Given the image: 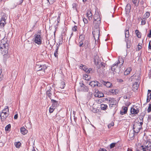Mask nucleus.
Returning a JSON list of instances; mask_svg holds the SVG:
<instances>
[{
  "label": "nucleus",
  "instance_id": "12",
  "mask_svg": "<svg viewBox=\"0 0 151 151\" xmlns=\"http://www.w3.org/2000/svg\"><path fill=\"white\" fill-rule=\"evenodd\" d=\"M139 2H140L139 4L142 6V8L143 9L147 6V5L144 0H140Z\"/></svg>",
  "mask_w": 151,
  "mask_h": 151
},
{
  "label": "nucleus",
  "instance_id": "30",
  "mask_svg": "<svg viewBox=\"0 0 151 151\" xmlns=\"http://www.w3.org/2000/svg\"><path fill=\"white\" fill-rule=\"evenodd\" d=\"M105 65H106L105 64V63L102 62L100 64L99 66H98V68H102L103 69V71H104V68L105 67Z\"/></svg>",
  "mask_w": 151,
  "mask_h": 151
},
{
  "label": "nucleus",
  "instance_id": "34",
  "mask_svg": "<svg viewBox=\"0 0 151 151\" xmlns=\"http://www.w3.org/2000/svg\"><path fill=\"white\" fill-rule=\"evenodd\" d=\"M59 87L61 88H63L65 86V84L64 82L62 81L59 84Z\"/></svg>",
  "mask_w": 151,
  "mask_h": 151
},
{
  "label": "nucleus",
  "instance_id": "51",
  "mask_svg": "<svg viewBox=\"0 0 151 151\" xmlns=\"http://www.w3.org/2000/svg\"><path fill=\"white\" fill-rule=\"evenodd\" d=\"M83 20L85 24H87L88 23V21L85 18H83Z\"/></svg>",
  "mask_w": 151,
  "mask_h": 151
},
{
  "label": "nucleus",
  "instance_id": "40",
  "mask_svg": "<svg viewBox=\"0 0 151 151\" xmlns=\"http://www.w3.org/2000/svg\"><path fill=\"white\" fill-rule=\"evenodd\" d=\"M11 125L10 124L7 125L5 127V129L6 131L10 130L11 129Z\"/></svg>",
  "mask_w": 151,
  "mask_h": 151
},
{
  "label": "nucleus",
  "instance_id": "41",
  "mask_svg": "<svg viewBox=\"0 0 151 151\" xmlns=\"http://www.w3.org/2000/svg\"><path fill=\"white\" fill-rule=\"evenodd\" d=\"M79 68L80 69H82L84 71H85V69H86L87 68L86 66L83 65L82 64H81V65L79 66Z\"/></svg>",
  "mask_w": 151,
  "mask_h": 151
},
{
  "label": "nucleus",
  "instance_id": "56",
  "mask_svg": "<svg viewBox=\"0 0 151 151\" xmlns=\"http://www.w3.org/2000/svg\"><path fill=\"white\" fill-rule=\"evenodd\" d=\"M84 71L87 73H89L90 72L89 70L87 68Z\"/></svg>",
  "mask_w": 151,
  "mask_h": 151
},
{
  "label": "nucleus",
  "instance_id": "47",
  "mask_svg": "<svg viewBox=\"0 0 151 151\" xmlns=\"http://www.w3.org/2000/svg\"><path fill=\"white\" fill-rule=\"evenodd\" d=\"M147 112L149 113L151 111V104H149V106L147 109Z\"/></svg>",
  "mask_w": 151,
  "mask_h": 151
},
{
  "label": "nucleus",
  "instance_id": "2",
  "mask_svg": "<svg viewBox=\"0 0 151 151\" xmlns=\"http://www.w3.org/2000/svg\"><path fill=\"white\" fill-rule=\"evenodd\" d=\"M142 122H135L133 125V129L134 132L135 133H138L141 129Z\"/></svg>",
  "mask_w": 151,
  "mask_h": 151
},
{
  "label": "nucleus",
  "instance_id": "27",
  "mask_svg": "<svg viewBox=\"0 0 151 151\" xmlns=\"http://www.w3.org/2000/svg\"><path fill=\"white\" fill-rule=\"evenodd\" d=\"M47 68V66L45 65H41L40 71H42L44 73H45V70Z\"/></svg>",
  "mask_w": 151,
  "mask_h": 151
},
{
  "label": "nucleus",
  "instance_id": "48",
  "mask_svg": "<svg viewBox=\"0 0 151 151\" xmlns=\"http://www.w3.org/2000/svg\"><path fill=\"white\" fill-rule=\"evenodd\" d=\"M4 111H8L9 112V107L8 106H6V108L3 110V112Z\"/></svg>",
  "mask_w": 151,
  "mask_h": 151
},
{
  "label": "nucleus",
  "instance_id": "26",
  "mask_svg": "<svg viewBox=\"0 0 151 151\" xmlns=\"http://www.w3.org/2000/svg\"><path fill=\"white\" fill-rule=\"evenodd\" d=\"M5 22L4 18H2L0 21V27H4Z\"/></svg>",
  "mask_w": 151,
  "mask_h": 151
},
{
  "label": "nucleus",
  "instance_id": "54",
  "mask_svg": "<svg viewBox=\"0 0 151 151\" xmlns=\"http://www.w3.org/2000/svg\"><path fill=\"white\" fill-rule=\"evenodd\" d=\"M144 116H140L139 117V119L141 121H142V122H143V119L144 118ZM140 122H141V121Z\"/></svg>",
  "mask_w": 151,
  "mask_h": 151
},
{
  "label": "nucleus",
  "instance_id": "18",
  "mask_svg": "<svg viewBox=\"0 0 151 151\" xmlns=\"http://www.w3.org/2000/svg\"><path fill=\"white\" fill-rule=\"evenodd\" d=\"M131 9V6L130 4L128 3L126 6L125 8V10L127 13L130 12Z\"/></svg>",
  "mask_w": 151,
  "mask_h": 151
},
{
  "label": "nucleus",
  "instance_id": "20",
  "mask_svg": "<svg viewBox=\"0 0 151 151\" xmlns=\"http://www.w3.org/2000/svg\"><path fill=\"white\" fill-rule=\"evenodd\" d=\"M122 109L124 111H121L120 112V113L121 115H123L124 114H125L127 113L128 110V108L126 106H124L122 107Z\"/></svg>",
  "mask_w": 151,
  "mask_h": 151
},
{
  "label": "nucleus",
  "instance_id": "60",
  "mask_svg": "<svg viewBox=\"0 0 151 151\" xmlns=\"http://www.w3.org/2000/svg\"><path fill=\"white\" fill-rule=\"evenodd\" d=\"M61 117L59 116H56V117L55 118V120L56 121L57 120V119H58L59 120V119H61Z\"/></svg>",
  "mask_w": 151,
  "mask_h": 151
},
{
  "label": "nucleus",
  "instance_id": "64",
  "mask_svg": "<svg viewBox=\"0 0 151 151\" xmlns=\"http://www.w3.org/2000/svg\"><path fill=\"white\" fill-rule=\"evenodd\" d=\"M1 113H2V114H4L5 115H8V114L5 111H4V112L2 111Z\"/></svg>",
  "mask_w": 151,
  "mask_h": 151
},
{
  "label": "nucleus",
  "instance_id": "16",
  "mask_svg": "<svg viewBox=\"0 0 151 151\" xmlns=\"http://www.w3.org/2000/svg\"><path fill=\"white\" fill-rule=\"evenodd\" d=\"M92 14L91 11L90 10L88 11L86 13L87 17L88 18V19L89 21H91L92 20Z\"/></svg>",
  "mask_w": 151,
  "mask_h": 151
},
{
  "label": "nucleus",
  "instance_id": "11",
  "mask_svg": "<svg viewBox=\"0 0 151 151\" xmlns=\"http://www.w3.org/2000/svg\"><path fill=\"white\" fill-rule=\"evenodd\" d=\"M125 40L126 43L127 48H129L132 45L131 40H130L129 38H126Z\"/></svg>",
  "mask_w": 151,
  "mask_h": 151
},
{
  "label": "nucleus",
  "instance_id": "49",
  "mask_svg": "<svg viewBox=\"0 0 151 151\" xmlns=\"http://www.w3.org/2000/svg\"><path fill=\"white\" fill-rule=\"evenodd\" d=\"M47 1L49 2V4H52L53 3L55 0H47Z\"/></svg>",
  "mask_w": 151,
  "mask_h": 151
},
{
  "label": "nucleus",
  "instance_id": "23",
  "mask_svg": "<svg viewBox=\"0 0 151 151\" xmlns=\"http://www.w3.org/2000/svg\"><path fill=\"white\" fill-rule=\"evenodd\" d=\"M139 112V110L137 109H135L134 108H132L131 109V112L132 114H137Z\"/></svg>",
  "mask_w": 151,
  "mask_h": 151
},
{
  "label": "nucleus",
  "instance_id": "4",
  "mask_svg": "<svg viewBox=\"0 0 151 151\" xmlns=\"http://www.w3.org/2000/svg\"><path fill=\"white\" fill-rule=\"evenodd\" d=\"M100 29L93 28V31L92 33L95 41L99 39L100 35Z\"/></svg>",
  "mask_w": 151,
  "mask_h": 151
},
{
  "label": "nucleus",
  "instance_id": "39",
  "mask_svg": "<svg viewBox=\"0 0 151 151\" xmlns=\"http://www.w3.org/2000/svg\"><path fill=\"white\" fill-rule=\"evenodd\" d=\"M21 145V144L19 142L15 143V145L17 148H19L20 147Z\"/></svg>",
  "mask_w": 151,
  "mask_h": 151
},
{
  "label": "nucleus",
  "instance_id": "7",
  "mask_svg": "<svg viewBox=\"0 0 151 151\" xmlns=\"http://www.w3.org/2000/svg\"><path fill=\"white\" fill-rule=\"evenodd\" d=\"M8 45L9 44L6 42L1 44L0 47L1 50L3 51H3H5V53H6L9 48Z\"/></svg>",
  "mask_w": 151,
  "mask_h": 151
},
{
  "label": "nucleus",
  "instance_id": "44",
  "mask_svg": "<svg viewBox=\"0 0 151 151\" xmlns=\"http://www.w3.org/2000/svg\"><path fill=\"white\" fill-rule=\"evenodd\" d=\"M116 144V143H113L110 145V148L111 149L114 147Z\"/></svg>",
  "mask_w": 151,
  "mask_h": 151
},
{
  "label": "nucleus",
  "instance_id": "61",
  "mask_svg": "<svg viewBox=\"0 0 151 151\" xmlns=\"http://www.w3.org/2000/svg\"><path fill=\"white\" fill-rule=\"evenodd\" d=\"M51 108H49V112L50 113H52L54 109H51Z\"/></svg>",
  "mask_w": 151,
  "mask_h": 151
},
{
  "label": "nucleus",
  "instance_id": "5",
  "mask_svg": "<svg viewBox=\"0 0 151 151\" xmlns=\"http://www.w3.org/2000/svg\"><path fill=\"white\" fill-rule=\"evenodd\" d=\"M118 102L114 98H109V103L110 108H111L114 107V105L117 106L116 105L118 104Z\"/></svg>",
  "mask_w": 151,
  "mask_h": 151
},
{
  "label": "nucleus",
  "instance_id": "13",
  "mask_svg": "<svg viewBox=\"0 0 151 151\" xmlns=\"http://www.w3.org/2000/svg\"><path fill=\"white\" fill-rule=\"evenodd\" d=\"M124 62V59L122 58V57H119L118 60L116 63H118L120 68H121L122 65Z\"/></svg>",
  "mask_w": 151,
  "mask_h": 151
},
{
  "label": "nucleus",
  "instance_id": "38",
  "mask_svg": "<svg viewBox=\"0 0 151 151\" xmlns=\"http://www.w3.org/2000/svg\"><path fill=\"white\" fill-rule=\"evenodd\" d=\"M117 90H114V89H110L109 90V92L110 93H111L113 95L115 94L116 95L117 93L116 92V91Z\"/></svg>",
  "mask_w": 151,
  "mask_h": 151
},
{
  "label": "nucleus",
  "instance_id": "57",
  "mask_svg": "<svg viewBox=\"0 0 151 151\" xmlns=\"http://www.w3.org/2000/svg\"><path fill=\"white\" fill-rule=\"evenodd\" d=\"M138 47V49L139 50L142 48V46L139 45V43Z\"/></svg>",
  "mask_w": 151,
  "mask_h": 151
},
{
  "label": "nucleus",
  "instance_id": "25",
  "mask_svg": "<svg viewBox=\"0 0 151 151\" xmlns=\"http://www.w3.org/2000/svg\"><path fill=\"white\" fill-rule=\"evenodd\" d=\"M124 33L125 39L129 38V37L130 35L129 29H125L124 30Z\"/></svg>",
  "mask_w": 151,
  "mask_h": 151
},
{
  "label": "nucleus",
  "instance_id": "46",
  "mask_svg": "<svg viewBox=\"0 0 151 151\" xmlns=\"http://www.w3.org/2000/svg\"><path fill=\"white\" fill-rule=\"evenodd\" d=\"M145 18H148L150 16V13L149 12H147L145 14Z\"/></svg>",
  "mask_w": 151,
  "mask_h": 151
},
{
  "label": "nucleus",
  "instance_id": "17",
  "mask_svg": "<svg viewBox=\"0 0 151 151\" xmlns=\"http://www.w3.org/2000/svg\"><path fill=\"white\" fill-rule=\"evenodd\" d=\"M52 88L50 87V88L46 92V95L49 97L50 99H52L51 98L52 93L51 92V90Z\"/></svg>",
  "mask_w": 151,
  "mask_h": 151
},
{
  "label": "nucleus",
  "instance_id": "22",
  "mask_svg": "<svg viewBox=\"0 0 151 151\" xmlns=\"http://www.w3.org/2000/svg\"><path fill=\"white\" fill-rule=\"evenodd\" d=\"M21 132L23 135H25L27 132V131L23 127L20 128Z\"/></svg>",
  "mask_w": 151,
  "mask_h": 151
},
{
  "label": "nucleus",
  "instance_id": "55",
  "mask_svg": "<svg viewBox=\"0 0 151 151\" xmlns=\"http://www.w3.org/2000/svg\"><path fill=\"white\" fill-rule=\"evenodd\" d=\"M149 49H151V40H150L149 42L148 45Z\"/></svg>",
  "mask_w": 151,
  "mask_h": 151
},
{
  "label": "nucleus",
  "instance_id": "28",
  "mask_svg": "<svg viewBox=\"0 0 151 151\" xmlns=\"http://www.w3.org/2000/svg\"><path fill=\"white\" fill-rule=\"evenodd\" d=\"M93 21H98V19H99V20H101L100 18L99 15V13L98 14H95L93 17Z\"/></svg>",
  "mask_w": 151,
  "mask_h": 151
},
{
  "label": "nucleus",
  "instance_id": "31",
  "mask_svg": "<svg viewBox=\"0 0 151 151\" xmlns=\"http://www.w3.org/2000/svg\"><path fill=\"white\" fill-rule=\"evenodd\" d=\"M8 115H5L4 114H2L1 113V114H0V116L1 117V121H4L5 120L6 118L8 116Z\"/></svg>",
  "mask_w": 151,
  "mask_h": 151
},
{
  "label": "nucleus",
  "instance_id": "62",
  "mask_svg": "<svg viewBox=\"0 0 151 151\" xmlns=\"http://www.w3.org/2000/svg\"><path fill=\"white\" fill-rule=\"evenodd\" d=\"M55 106H53L52 105L50 106V108H51V109H55Z\"/></svg>",
  "mask_w": 151,
  "mask_h": 151
},
{
  "label": "nucleus",
  "instance_id": "8",
  "mask_svg": "<svg viewBox=\"0 0 151 151\" xmlns=\"http://www.w3.org/2000/svg\"><path fill=\"white\" fill-rule=\"evenodd\" d=\"M93 28L100 29L99 26L101 23V20L98 19V21H93Z\"/></svg>",
  "mask_w": 151,
  "mask_h": 151
},
{
  "label": "nucleus",
  "instance_id": "63",
  "mask_svg": "<svg viewBox=\"0 0 151 151\" xmlns=\"http://www.w3.org/2000/svg\"><path fill=\"white\" fill-rule=\"evenodd\" d=\"M18 114H15L14 116V119H17L18 118Z\"/></svg>",
  "mask_w": 151,
  "mask_h": 151
},
{
  "label": "nucleus",
  "instance_id": "10",
  "mask_svg": "<svg viewBox=\"0 0 151 151\" xmlns=\"http://www.w3.org/2000/svg\"><path fill=\"white\" fill-rule=\"evenodd\" d=\"M102 57H95L93 58V62L96 65H98L101 62V58L103 60Z\"/></svg>",
  "mask_w": 151,
  "mask_h": 151
},
{
  "label": "nucleus",
  "instance_id": "37",
  "mask_svg": "<svg viewBox=\"0 0 151 151\" xmlns=\"http://www.w3.org/2000/svg\"><path fill=\"white\" fill-rule=\"evenodd\" d=\"M132 70V69L130 68H128L126 71L124 72L125 75H127L129 74Z\"/></svg>",
  "mask_w": 151,
  "mask_h": 151
},
{
  "label": "nucleus",
  "instance_id": "24",
  "mask_svg": "<svg viewBox=\"0 0 151 151\" xmlns=\"http://www.w3.org/2000/svg\"><path fill=\"white\" fill-rule=\"evenodd\" d=\"M132 2L136 7H137L139 5V0H131Z\"/></svg>",
  "mask_w": 151,
  "mask_h": 151
},
{
  "label": "nucleus",
  "instance_id": "36",
  "mask_svg": "<svg viewBox=\"0 0 151 151\" xmlns=\"http://www.w3.org/2000/svg\"><path fill=\"white\" fill-rule=\"evenodd\" d=\"M135 33L136 35L138 38H140L141 37V34L138 30H136L135 31Z\"/></svg>",
  "mask_w": 151,
  "mask_h": 151
},
{
  "label": "nucleus",
  "instance_id": "52",
  "mask_svg": "<svg viewBox=\"0 0 151 151\" xmlns=\"http://www.w3.org/2000/svg\"><path fill=\"white\" fill-rule=\"evenodd\" d=\"M2 71L0 69V81L2 80V76L1 75Z\"/></svg>",
  "mask_w": 151,
  "mask_h": 151
},
{
  "label": "nucleus",
  "instance_id": "19",
  "mask_svg": "<svg viewBox=\"0 0 151 151\" xmlns=\"http://www.w3.org/2000/svg\"><path fill=\"white\" fill-rule=\"evenodd\" d=\"M95 96L96 97L101 98L104 96V94L101 91H98L95 94Z\"/></svg>",
  "mask_w": 151,
  "mask_h": 151
},
{
  "label": "nucleus",
  "instance_id": "53",
  "mask_svg": "<svg viewBox=\"0 0 151 151\" xmlns=\"http://www.w3.org/2000/svg\"><path fill=\"white\" fill-rule=\"evenodd\" d=\"M147 37L149 38L151 37V29L150 30L149 33L147 35Z\"/></svg>",
  "mask_w": 151,
  "mask_h": 151
},
{
  "label": "nucleus",
  "instance_id": "45",
  "mask_svg": "<svg viewBox=\"0 0 151 151\" xmlns=\"http://www.w3.org/2000/svg\"><path fill=\"white\" fill-rule=\"evenodd\" d=\"M114 122H111L109 124L108 126L109 128H110L112 126H114Z\"/></svg>",
  "mask_w": 151,
  "mask_h": 151
},
{
  "label": "nucleus",
  "instance_id": "21",
  "mask_svg": "<svg viewBox=\"0 0 151 151\" xmlns=\"http://www.w3.org/2000/svg\"><path fill=\"white\" fill-rule=\"evenodd\" d=\"M40 62H37L35 67V70L37 71H40L41 64Z\"/></svg>",
  "mask_w": 151,
  "mask_h": 151
},
{
  "label": "nucleus",
  "instance_id": "33",
  "mask_svg": "<svg viewBox=\"0 0 151 151\" xmlns=\"http://www.w3.org/2000/svg\"><path fill=\"white\" fill-rule=\"evenodd\" d=\"M51 102L52 103V105L56 107L57 106L58 104V101L54 100L53 99H51Z\"/></svg>",
  "mask_w": 151,
  "mask_h": 151
},
{
  "label": "nucleus",
  "instance_id": "59",
  "mask_svg": "<svg viewBox=\"0 0 151 151\" xmlns=\"http://www.w3.org/2000/svg\"><path fill=\"white\" fill-rule=\"evenodd\" d=\"M146 23V21L145 20H142L141 21V24L144 25Z\"/></svg>",
  "mask_w": 151,
  "mask_h": 151
},
{
  "label": "nucleus",
  "instance_id": "15",
  "mask_svg": "<svg viewBox=\"0 0 151 151\" xmlns=\"http://www.w3.org/2000/svg\"><path fill=\"white\" fill-rule=\"evenodd\" d=\"M139 86V84L137 82H135V83L133 84L132 86L133 89L132 90L134 91H135L138 88Z\"/></svg>",
  "mask_w": 151,
  "mask_h": 151
},
{
  "label": "nucleus",
  "instance_id": "32",
  "mask_svg": "<svg viewBox=\"0 0 151 151\" xmlns=\"http://www.w3.org/2000/svg\"><path fill=\"white\" fill-rule=\"evenodd\" d=\"M147 143H148V144L146 145H145V147L146 148L147 150L150 151L151 150V142H147Z\"/></svg>",
  "mask_w": 151,
  "mask_h": 151
},
{
  "label": "nucleus",
  "instance_id": "58",
  "mask_svg": "<svg viewBox=\"0 0 151 151\" xmlns=\"http://www.w3.org/2000/svg\"><path fill=\"white\" fill-rule=\"evenodd\" d=\"M142 147V149L143 150L142 151H147V149L146 147H144L143 146H141Z\"/></svg>",
  "mask_w": 151,
  "mask_h": 151
},
{
  "label": "nucleus",
  "instance_id": "50",
  "mask_svg": "<svg viewBox=\"0 0 151 151\" xmlns=\"http://www.w3.org/2000/svg\"><path fill=\"white\" fill-rule=\"evenodd\" d=\"M102 83L100 82V83L98 81H97V83L96 84V86L98 87H101L102 86Z\"/></svg>",
  "mask_w": 151,
  "mask_h": 151
},
{
  "label": "nucleus",
  "instance_id": "1",
  "mask_svg": "<svg viewBox=\"0 0 151 151\" xmlns=\"http://www.w3.org/2000/svg\"><path fill=\"white\" fill-rule=\"evenodd\" d=\"M120 68L118 63H116L112 65L111 69L110 68L108 72L109 76L112 77L116 73H119L120 72Z\"/></svg>",
  "mask_w": 151,
  "mask_h": 151
},
{
  "label": "nucleus",
  "instance_id": "29",
  "mask_svg": "<svg viewBox=\"0 0 151 151\" xmlns=\"http://www.w3.org/2000/svg\"><path fill=\"white\" fill-rule=\"evenodd\" d=\"M97 83V81H93L89 83V85L92 87H94L96 86Z\"/></svg>",
  "mask_w": 151,
  "mask_h": 151
},
{
  "label": "nucleus",
  "instance_id": "6",
  "mask_svg": "<svg viewBox=\"0 0 151 151\" xmlns=\"http://www.w3.org/2000/svg\"><path fill=\"white\" fill-rule=\"evenodd\" d=\"M80 87L77 89V91H84L88 92V88L87 86L85 85L83 83H80Z\"/></svg>",
  "mask_w": 151,
  "mask_h": 151
},
{
  "label": "nucleus",
  "instance_id": "35",
  "mask_svg": "<svg viewBox=\"0 0 151 151\" xmlns=\"http://www.w3.org/2000/svg\"><path fill=\"white\" fill-rule=\"evenodd\" d=\"M108 106L106 104H101V110H105L107 109Z\"/></svg>",
  "mask_w": 151,
  "mask_h": 151
},
{
  "label": "nucleus",
  "instance_id": "3",
  "mask_svg": "<svg viewBox=\"0 0 151 151\" xmlns=\"http://www.w3.org/2000/svg\"><path fill=\"white\" fill-rule=\"evenodd\" d=\"M33 41L38 45H41L42 43L41 35L35 34L34 35Z\"/></svg>",
  "mask_w": 151,
  "mask_h": 151
},
{
  "label": "nucleus",
  "instance_id": "9",
  "mask_svg": "<svg viewBox=\"0 0 151 151\" xmlns=\"http://www.w3.org/2000/svg\"><path fill=\"white\" fill-rule=\"evenodd\" d=\"M100 82L107 88H111L113 86L112 84L109 81L106 82L103 80H101Z\"/></svg>",
  "mask_w": 151,
  "mask_h": 151
},
{
  "label": "nucleus",
  "instance_id": "43",
  "mask_svg": "<svg viewBox=\"0 0 151 151\" xmlns=\"http://www.w3.org/2000/svg\"><path fill=\"white\" fill-rule=\"evenodd\" d=\"M92 93L91 92H89L87 96V99H90L92 96Z\"/></svg>",
  "mask_w": 151,
  "mask_h": 151
},
{
  "label": "nucleus",
  "instance_id": "42",
  "mask_svg": "<svg viewBox=\"0 0 151 151\" xmlns=\"http://www.w3.org/2000/svg\"><path fill=\"white\" fill-rule=\"evenodd\" d=\"M59 48L58 46H57L56 49V50L55 51V52L54 53V55L55 57H58V51Z\"/></svg>",
  "mask_w": 151,
  "mask_h": 151
},
{
  "label": "nucleus",
  "instance_id": "14",
  "mask_svg": "<svg viewBox=\"0 0 151 151\" xmlns=\"http://www.w3.org/2000/svg\"><path fill=\"white\" fill-rule=\"evenodd\" d=\"M151 99V90H148L146 102L148 103L150 102Z\"/></svg>",
  "mask_w": 151,
  "mask_h": 151
}]
</instances>
